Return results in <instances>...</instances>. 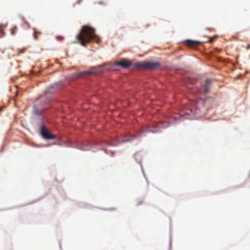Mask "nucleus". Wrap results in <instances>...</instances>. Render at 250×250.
Wrapping results in <instances>:
<instances>
[{
  "label": "nucleus",
  "mask_w": 250,
  "mask_h": 250,
  "mask_svg": "<svg viewBox=\"0 0 250 250\" xmlns=\"http://www.w3.org/2000/svg\"><path fill=\"white\" fill-rule=\"evenodd\" d=\"M25 48L18 49V55H20L21 53H23L25 51Z\"/></svg>",
  "instance_id": "nucleus-12"
},
{
  "label": "nucleus",
  "mask_w": 250,
  "mask_h": 250,
  "mask_svg": "<svg viewBox=\"0 0 250 250\" xmlns=\"http://www.w3.org/2000/svg\"><path fill=\"white\" fill-rule=\"evenodd\" d=\"M184 42L187 45L189 46L192 48H195L196 46L201 43V42H200L194 41L189 40H186Z\"/></svg>",
  "instance_id": "nucleus-7"
},
{
  "label": "nucleus",
  "mask_w": 250,
  "mask_h": 250,
  "mask_svg": "<svg viewBox=\"0 0 250 250\" xmlns=\"http://www.w3.org/2000/svg\"><path fill=\"white\" fill-rule=\"evenodd\" d=\"M82 0H79V1H78V3H80V2L81 1H82Z\"/></svg>",
  "instance_id": "nucleus-16"
},
{
  "label": "nucleus",
  "mask_w": 250,
  "mask_h": 250,
  "mask_svg": "<svg viewBox=\"0 0 250 250\" xmlns=\"http://www.w3.org/2000/svg\"><path fill=\"white\" fill-rule=\"evenodd\" d=\"M134 65L141 69L154 70L159 68L161 64L159 62H137Z\"/></svg>",
  "instance_id": "nucleus-4"
},
{
  "label": "nucleus",
  "mask_w": 250,
  "mask_h": 250,
  "mask_svg": "<svg viewBox=\"0 0 250 250\" xmlns=\"http://www.w3.org/2000/svg\"><path fill=\"white\" fill-rule=\"evenodd\" d=\"M249 48H250V45H248L246 47V49H249Z\"/></svg>",
  "instance_id": "nucleus-15"
},
{
  "label": "nucleus",
  "mask_w": 250,
  "mask_h": 250,
  "mask_svg": "<svg viewBox=\"0 0 250 250\" xmlns=\"http://www.w3.org/2000/svg\"><path fill=\"white\" fill-rule=\"evenodd\" d=\"M34 112L36 114H38V115H39L41 113V112L39 111L38 108L36 107H34Z\"/></svg>",
  "instance_id": "nucleus-13"
},
{
  "label": "nucleus",
  "mask_w": 250,
  "mask_h": 250,
  "mask_svg": "<svg viewBox=\"0 0 250 250\" xmlns=\"http://www.w3.org/2000/svg\"><path fill=\"white\" fill-rule=\"evenodd\" d=\"M132 65V63L130 61L123 59L120 61H116L114 62L113 66H118L122 68L125 69L128 68Z\"/></svg>",
  "instance_id": "nucleus-6"
},
{
  "label": "nucleus",
  "mask_w": 250,
  "mask_h": 250,
  "mask_svg": "<svg viewBox=\"0 0 250 250\" xmlns=\"http://www.w3.org/2000/svg\"><path fill=\"white\" fill-rule=\"evenodd\" d=\"M104 70H108L104 67V65H100L92 67L89 70L80 72L76 73L77 77H83L86 75L97 74Z\"/></svg>",
  "instance_id": "nucleus-3"
},
{
  "label": "nucleus",
  "mask_w": 250,
  "mask_h": 250,
  "mask_svg": "<svg viewBox=\"0 0 250 250\" xmlns=\"http://www.w3.org/2000/svg\"><path fill=\"white\" fill-rule=\"evenodd\" d=\"M211 83V81L210 79H207L206 80L205 84L204 87V93L205 94L208 92L210 87Z\"/></svg>",
  "instance_id": "nucleus-9"
},
{
  "label": "nucleus",
  "mask_w": 250,
  "mask_h": 250,
  "mask_svg": "<svg viewBox=\"0 0 250 250\" xmlns=\"http://www.w3.org/2000/svg\"><path fill=\"white\" fill-rule=\"evenodd\" d=\"M73 147H76L79 149L84 151L89 150L90 147L89 145H84L83 143L75 145V146H73Z\"/></svg>",
  "instance_id": "nucleus-8"
},
{
  "label": "nucleus",
  "mask_w": 250,
  "mask_h": 250,
  "mask_svg": "<svg viewBox=\"0 0 250 250\" xmlns=\"http://www.w3.org/2000/svg\"><path fill=\"white\" fill-rule=\"evenodd\" d=\"M17 31V27L16 26H14L11 29V34L12 35H15Z\"/></svg>",
  "instance_id": "nucleus-11"
},
{
  "label": "nucleus",
  "mask_w": 250,
  "mask_h": 250,
  "mask_svg": "<svg viewBox=\"0 0 250 250\" xmlns=\"http://www.w3.org/2000/svg\"><path fill=\"white\" fill-rule=\"evenodd\" d=\"M95 29L88 25L83 26L80 33L76 36V41H74V43H80L83 46H86L93 39L99 44L101 40L94 34Z\"/></svg>",
  "instance_id": "nucleus-1"
},
{
  "label": "nucleus",
  "mask_w": 250,
  "mask_h": 250,
  "mask_svg": "<svg viewBox=\"0 0 250 250\" xmlns=\"http://www.w3.org/2000/svg\"><path fill=\"white\" fill-rule=\"evenodd\" d=\"M167 125L162 126L161 123H154L150 125H145L142 127V128L138 130L135 135H131V138L130 139H126L123 140V142H127L134 139L136 137L140 136L141 134L145 132H151L155 133L158 131L159 129L161 127H166Z\"/></svg>",
  "instance_id": "nucleus-2"
},
{
  "label": "nucleus",
  "mask_w": 250,
  "mask_h": 250,
  "mask_svg": "<svg viewBox=\"0 0 250 250\" xmlns=\"http://www.w3.org/2000/svg\"><path fill=\"white\" fill-rule=\"evenodd\" d=\"M142 201H138V202H137L136 203V205H137V206H139V205H140L142 204Z\"/></svg>",
  "instance_id": "nucleus-14"
},
{
  "label": "nucleus",
  "mask_w": 250,
  "mask_h": 250,
  "mask_svg": "<svg viewBox=\"0 0 250 250\" xmlns=\"http://www.w3.org/2000/svg\"><path fill=\"white\" fill-rule=\"evenodd\" d=\"M40 134L45 140H52L56 138V136L49 132L44 125L41 126Z\"/></svg>",
  "instance_id": "nucleus-5"
},
{
  "label": "nucleus",
  "mask_w": 250,
  "mask_h": 250,
  "mask_svg": "<svg viewBox=\"0 0 250 250\" xmlns=\"http://www.w3.org/2000/svg\"><path fill=\"white\" fill-rule=\"evenodd\" d=\"M33 30H34V38H35V39L37 40L38 39L37 35H39H39H42V32L41 31H40L39 30H38L36 28H34Z\"/></svg>",
  "instance_id": "nucleus-10"
}]
</instances>
